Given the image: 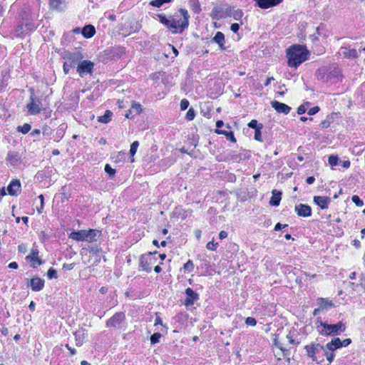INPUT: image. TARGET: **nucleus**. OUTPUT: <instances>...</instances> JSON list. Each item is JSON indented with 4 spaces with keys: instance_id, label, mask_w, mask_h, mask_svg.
I'll return each instance as SVG.
<instances>
[{
    "instance_id": "nucleus-57",
    "label": "nucleus",
    "mask_w": 365,
    "mask_h": 365,
    "mask_svg": "<svg viewBox=\"0 0 365 365\" xmlns=\"http://www.w3.org/2000/svg\"><path fill=\"white\" fill-rule=\"evenodd\" d=\"M320 110V108L317 106H314L312 108H311L310 109H309L308 110V114L309 115H315L316 113H317Z\"/></svg>"
},
{
    "instance_id": "nucleus-12",
    "label": "nucleus",
    "mask_w": 365,
    "mask_h": 365,
    "mask_svg": "<svg viewBox=\"0 0 365 365\" xmlns=\"http://www.w3.org/2000/svg\"><path fill=\"white\" fill-rule=\"evenodd\" d=\"M294 210L299 217H309L312 215V208L309 205L300 203L295 205Z\"/></svg>"
},
{
    "instance_id": "nucleus-5",
    "label": "nucleus",
    "mask_w": 365,
    "mask_h": 365,
    "mask_svg": "<svg viewBox=\"0 0 365 365\" xmlns=\"http://www.w3.org/2000/svg\"><path fill=\"white\" fill-rule=\"evenodd\" d=\"M346 329V326L342 322H339L335 324H330L327 323L324 329H319L321 335L324 336H335L341 332H344Z\"/></svg>"
},
{
    "instance_id": "nucleus-15",
    "label": "nucleus",
    "mask_w": 365,
    "mask_h": 365,
    "mask_svg": "<svg viewBox=\"0 0 365 365\" xmlns=\"http://www.w3.org/2000/svg\"><path fill=\"white\" fill-rule=\"evenodd\" d=\"M271 106L277 112L282 113L285 115L288 114L291 110V107L277 101H272Z\"/></svg>"
},
{
    "instance_id": "nucleus-20",
    "label": "nucleus",
    "mask_w": 365,
    "mask_h": 365,
    "mask_svg": "<svg viewBox=\"0 0 365 365\" xmlns=\"http://www.w3.org/2000/svg\"><path fill=\"white\" fill-rule=\"evenodd\" d=\"M314 202L322 209H326L329 206L330 198L324 196H314Z\"/></svg>"
},
{
    "instance_id": "nucleus-39",
    "label": "nucleus",
    "mask_w": 365,
    "mask_h": 365,
    "mask_svg": "<svg viewBox=\"0 0 365 365\" xmlns=\"http://www.w3.org/2000/svg\"><path fill=\"white\" fill-rule=\"evenodd\" d=\"M185 272H191L194 269V264L192 260L189 259L183 266Z\"/></svg>"
},
{
    "instance_id": "nucleus-49",
    "label": "nucleus",
    "mask_w": 365,
    "mask_h": 365,
    "mask_svg": "<svg viewBox=\"0 0 365 365\" xmlns=\"http://www.w3.org/2000/svg\"><path fill=\"white\" fill-rule=\"evenodd\" d=\"M351 200L352 202H354L356 205L359 207H361L364 205L362 200H361L360 197L356 195H353Z\"/></svg>"
},
{
    "instance_id": "nucleus-42",
    "label": "nucleus",
    "mask_w": 365,
    "mask_h": 365,
    "mask_svg": "<svg viewBox=\"0 0 365 365\" xmlns=\"http://www.w3.org/2000/svg\"><path fill=\"white\" fill-rule=\"evenodd\" d=\"M161 337V334L158 332L154 333L150 336V344H155L159 342L160 338Z\"/></svg>"
},
{
    "instance_id": "nucleus-13",
    "label": "nucleus",
    "mask_w": 365,
    "mask_h": 365,
    "mask_svg": "<svg viewBox=\"0 0 365 365\" xmlns=\"http://www.w3.org/2000/svg\"><path fill=\"white\" fill-rule=\"evenodd\" d=\"M262 9H267L280 4L284 0H253Z\"/></svg>"
},
{
    "instance_id": "nucleus-30",
    "label": "nucleus",
    "mask_w": 365,
    "mask_h": 365,
    "mask_svg": "<svg viewBox=\"0 0 365 365\" xmlns=\"http://www.w3.org/2000/svg\"><path fill=\"white\" fill-rule=\"evenodd\" d=\"M189 5L195 14H200L201 12L202 9L198 0H190Z\"/></svg>"
},
{
    "instance_id": "nucleus-60",
    "label": "nucleus",
    "mask_w": 365,
    "mask_h": 365,
    "mask_svg": "<svg viewBox=\"0 0 365 365\" xmlns=\"http://www.w3.org/2000/svg\"><path fill=\"white\" fill-rule=\"evenodd\" d=\"M230 29L234 33H237L240 29V25L237 23H233L230 26Z\"/></svg>"
},
{
    "instance_id": "nucleus-34",
    "label": "nucleus",
    "mask_w": 365,
    "mask_h": 365,
    "mask_svg": "<svg viewBox=\"0 0 365 365\" xmlns=\"http://www.w3.org/2000/svg\"><path fill=\"white\" fill-rule=\"evenodd\" d=\"M173 0H151L150 5L156 8H160L163 4L170 3Z\"/></svg>"
},
{
    "instance_id": "nucleus-19",
    "label": "nucleus",
    "mask_w": 365,
    "mask_h": 365,
    "mask_svg": "<svg viewBox=\"0 0 365 365\" xmlns=\"http://www.w3.org/2000/svg\"><path fill=\"white\" fill-rule=\"evenodd\" d=\"M317 305L322 312L324 310H329V309L334 307V304L332 301L328 300L325 298H318Z\"/></svg>"
},
{
    "instance_id": "nucleus-54",
    "label": "nucleus",
    "mask_w": 365,
    "mask_h": 365,
    "mask_svg": "<svg viewBox=\"0 0 365 365\" xmlns=\"http://www.w3.org/2000/svg\"><path fill=\"white\" fill-rule=\"evenodd\" d=\"M245 324L254 327L257 324V320L254 317H248L245 319Z\"/></svg>"
},
{
    "instance_id": "nucleus-41",
    "label": "nucleus",
    "mask_w": 365,
    "mask_h": 365,
    "mask_svg": "<svg viewBox=\"0 0 365 365\" xmlns=\"http://www.w3.org/2000/svg\"><path fill=\"white\" fill-rule=\"evenodd\" d=\"M195 117V112L192 108H190L185 115V118L187 120L190 121L192 120Z\"/></svg>"
},
{
    "instance_id": "nucleus-56",
    "label": "nucleus",
    "mask_w": 365,
    "mask_h": 365,
    "mask_svg": "<svg viewBox=\"0 0 365 365\" xmlns=\"http://www.w3.org/2000/svg\"><path fill=\"white\" fill-rule=\"evenodd\" d=\"M359 277L360 283L357 284L356 287H361L363 289H365V274H361Z\"/></svg>"
},
{
    "instance_id": "nucleus-40",
    "label": "nucleus",
    "mask_w": 365,
    "mask_h": 365,
    "mask_svg": "<svg viewBox=\"0 0 365 365\" xmlns=\"http://www.w3.org/2000/svg\"><path fill=\"white\" fill-rule=\"evenodd\" d=\"M325 352V356L327 358V360L331 363L334 360V358L335 356V354H334V351H329L328 349H322Z\"/></svg>"
},
{
    "instance_id": "nucleus-21",
    "label": "nucleus",
    "mask_w": 365,
    "mask_h": 365,
    "mask_svg": "<svg viewBox=\"0 0 365 365\" xmlns=\"http://www.w3.org/2000/svg\"><path fill=\"white\" fill-rule=\"evenodd\" d=\"M21 157L17 152L10 151L6 156V160L11 166H16L20 161Z\"/></svg>"
},
{
    "instance_id": "nucleus-11",
    "label": "nucleus",
    "mask_w": 365,
    "mask_h": 365,
    "mask_svg": "<svg viewBox=\"0 0 365 365\" xmlns=\"http://www.w3.org/2000/svg\"><path fill=\"white\" fill-rule=\"evenodd\" d=\"M186 298L184 302V304L187 307L192 306L195 302L198 300L199 295L197 293L194 292L191 288L188 287L185 289Z\"/></svg>"
},
{
    "instance_id": "nucleus-25",
    "label": "nucleus",
    "mask_w": 365,
    "mask_h": 365,
    "mask_svg": "<svg viewBox=\"0 0 365 365\" xmlns=\"http://www.w3.org/2000/svg\"><path fill=\"white\" fill-rule=\"evenodd\" d=\"M341 49H344L343 55L345 58H358L359 53L356 48H348L346 47H341Z\"/></svg>"
},
{
    "instance_id": "nucleus-52",
    "label": "nucleus",
    "mask_w": 365,
    "mask_h": 365,
    "mask_svg": "<svg viewBox=\"0 0 365 365\" xmlns=\"http://www.w3.org/2000/svg\"><path fill=\"white\" fill-rule=\"evenodd\" d=\"M38 250L32 249L31 254L26 257V259L28 261H32V259H34V257H36V256H38Z\"/></svg>"
},
{
    "instance_id": "nucleus-63",
    "label": "nucleus",
    "mask_w": 365,
    "mask_h": 365,
    "mask_svg": "<svg viewBox=\"0 0 365 365\" xmlns=\"http://www.w3.org/2000/svg\"><path fill=\"white\" fill-rule=\"evenodd\" d=\"M351 343V339H349V338L345 339L341 341V347H346V346H349Z\"/></svg>"
},
{
    "instance_id": "nucleus-64",
    "label": "nucleus",
    "mask_w": 365,
    "mask_h": 365,
    "mask_svg": "<svg viewBox=\"0 0 365 365\" xmlns=\"http://www.w3.org/2000/svg\"><path fill=\"white\" fill-rule=\"evenodd\" d=\"M227 237V233L225 230H222L219 234V238L223 240Z\"/></svg>"
},
{
    "instance_id": "nucleus-62",
    "label": "nucleus",
    "mask_w": 365,
    "mask_h": 365,
    "mask_svg": "<svg viewBox=\"0 0 365 365\" xmlns=\"http://www.w3.org/2000/svg\"><path fill=\"white\" fill-rule=\"evenodd\" d=\"M330 123H331L330 120L327 118V120H324L322 121L320 125H321L322 128H327L330 126Z\"/></svg>"
},
{
    "instance_id": "nucleus-36",
    "label": "nucleus",
    "mask_w": 365,
    "mask_h": 365,
    "mask_svg": "<svg viewBox=\"0 0 365 365\" xmlns=\"http://www.w3.org/2000/svg\"><path fill=\"white\" fill-rule=\"evenodd\" d=\"M243 11L242 9H233V11H232V17H233V19L235 20H237V21H239L240 20L242 16H243Z\"/></svg>"
},
{
    "instance_id": "nucleus-37",
    "label": "nucleus",
    "mask_w": 365,
    "mask_h": 365,
    "mask_svg": "<svg viewBox=\"0 0 365 365\" xmlns=\"http://www.w3.org/2000/svg\"><path fill=\"white\" fill-rule=\"evenodd\" d=\"M138 146H139V142L138 140H135L132 143V144L130 145V154L131 156H134L135 155Z\"/></svg>"
},
{
    "instance_id": "nucleus-61",
    "label": "nucleus",
    "mask_w": 365,
    "mask_h": 365,
    "mask_svg": "<svg viewBox=\"0 0 365 365\" xmlns=\"http://www.w3.org/2000/svg\"><path fill=\"white\" fill-rule=\"evenodd\" d=\"M125 118H126L132 119V118H133L135 116V113L133 112V110L129 109V110L126 112V113H125Z\"/></svg>"
},
{
    "instance_id": "nucleus-59",
    "label": "nucleus",
    "mask_w": 365,
    "mask_h": 365,
    "mask_svg": "<svg viewBox=\"0 0 365 365\" xmlns=\"http://www.w3.org/2000/svg\"><path fill=\"white\" fill-rule=\"evenodd\" d=\"M73 68V66H69L68 64L63 63V71L66 75L68 74L70 72V69Z\"/></svg>"
},
{
    "instance_id": "nucleus-32",
    "label": "nucleus",
    "mask_w": 365,
    "mask_h": 365,
    "mask_svg": "<svg viewBox=\"0 0 365 365\" xmlns=\"http://www.w3.org/2000/svg\"><path fill=\"white\" fill-rule=\"evenodd\" d=\"M48 4L51 9L60 10L61 9L62 0H48Z\"/></svg>"
},
{
    "instance_id": "nucleus-24",
    "label": "nucleus",
    "mask_w": 365,
    "mask_h": 365,
    "mask_svg": "<svg viewBox=\"0 0 365 365\" xmlns=\"http://www.w3.org/2000/svg\"><path fill=\"white\" fill-rule=\"evenodd\" d=\"M82 35L86 38H92L96 34V29L91 25H86L82 29Z\"/></svg>"
},
{
    "instance_id": "nucleus-48",
    "label": "nucleus",
    "mask_w": 365,
    "mask_h": 365,
    "mask_svg": "<svg viewBox=\"0 0 365 365\" xmlns=\"http://www.w3.org/2000/svg\"><path fill=\"white\" fill-rule=\"evenodd\" d=\"M261 130H262V128H257L255 130L254 138H255V140H256L257 141H259V142H262L263 141V139H262V137Z\"/></svg>"
},
{
    "instance_id": "nucleus-45",
    "label": "nucleus",
    "mask_w": 365,
    "mask_h": 365,
    "mask_svg": "<svg viewBox=\"0 0 365 365\" xmlns=\"http://www.w3.org/2000/svg\"><path fill=\"white\" fill-rule=\"evenodd\" d=\"M105 172L108 174L110 177L114 176L116 171L115 169L112 168L109 164H106L104 168Z\"/></svg>"
},
{
    "instance_id": "nucleus-43",
    "label": "nucleus",
    "mask_w": 365,
    "mask_h": 365,
    "mask_svg": "<svg viewBox=\"0 0 365 365\" xmlns=\"http://www.w3.org/2000/svg\"><path fill=\"white\" fill-rule=\"evenodd\" d=\"M250 128L255 129V130L257 128H262L263 125L262 124H257V120L255 119H252L250 122H249L247 125Z\"/></svg>"
},
{
    "instance_id": "nucleus-17",
    "label": "nucleus",
    "mask_w": 365,
    "mask_h": 365,
    "mask_svg": "<svg viewBox=\"0 0 365 365\" xmlns=\"http://www.w3.org/2000/svg\"><path fill=\"white\" fill-rule=\"evenodd\" d=\"M282 192L279 190H277L276 189L272 190V197L269 200V205L272 206H278L280 204V201L282 200Z\"/></svg>"
},
{
    "instance_id": "nucleus-22",
    "label": "nucleus",
    "mask_w": 365,
    "mask_h": 365,
    "mask_svg": "<svg viewBox=\"0 0 365 365\" xmlns=\"http://www.w3.org/2000/svg\"><path fill=\"white\" fill-rule=\"evenodd\" d=\"M213 41L215 42L220 47V48L222 51L226 49V46L225 45V35L221 31H217L215 34V36L213 37Z\"/></svg>"
},
{
    "instance_id": "nucleus-14",
    "label": "nucleus",
    "mask_w": 365,
    "mask_h": 365,
    "mask_svg": "<svg viewBox=\"0 0 365 365\" xmlns=\"http://www.w3.org/2000/svg\"><path fill=\"white\" fill-rule=\"evenodd\" d=\"M307 355L312 359L313 361L317 360L315 354L320 350L325 349L324 346L319 344L308 345L305 346Z\"/></svg>"
},
{
    "instance_id": "nucleus-6",
    "label": "nucleus",
    "mask_w": 365,
    "mask_h": 365,
    "mask_svg": "<svg viewBox=\"0 0 365 365\" xmlns=\"http://www.w3.org/2000/svg\"><path fill=\"white\" fill-rule=\"evenodd\" d=\"M157 253L156 251L152 252H150L147 254L142 255L140 257V267L142 268L143 270L145 271L146 272H151V266L153 264L157 259L153 257V255H155Z\"/></svg>"
},
{
    "instance_id": "nucleus-8",
    "label": "nucleus",
    "mask_w": 365,
    "mask_h": 365,
    "mask_svg": "<svg viewBox=\"0 0 365 365\" xmlns=\"http://www.w3.org/2000/svg\"><path fill=\"white\" fill-rule=\"evenodd\" d=\"M62 58L65 61L64 63L74 68L76 65L78 66L83 57L81 52L66 51Z\"/></svg>"
},
{
    "instance_id": "nucleus-2",
    "label": "nucleus",
    "mask_w": 365,
    "mask_h": 365,
    "mask_svg": "<svg viewBox=\"0 0 365 365\" xmlns=\"http://www.w3.org/2000/svg\"><path fill=\"white\" fill-rule=\"evenodd\" d=\"M309 51L306 46L294 44L287 50V65L291 68H297L309 58Z\"/></svg>"
},
{
    "instance_id": "nucleus-16",
    "label": "nucleus",
    "mask_w": 365,
    "mask_h": 365,
    "mask_svg": "<svg viewBox=\"0 0 365 365\" xmlns=\"http://www.w3.org/2000/svg\"><path fill=\"white\" fill-rule=\"evenodd\" d=\"M44 280L39 277H34L30 280L29 286L34 292L41 291L44 287Z\"/></svg>"
},
{
    "instance_id": "nucleus-51",
    "label": "nucleus",
    "mask_w": 365,
    "mask_h": 365,
    "mask_svg": "<svg viewBox=\"0 0 365 365\" xmlns=\"http://www.w3.org/2000/svg\"><path fill=\"white\" fill-rule=\"evenodd\" d=\"M233 9L234 7L231 6H228L227 7L224 9L225 19L227 17H232Z\"/></svg>"
},
{
    "instance_id": "nucleus-9",
    "label": "nucleus",
    "mask_w": 365,
    "mask_h": 365,
    "mask_svg": "<svg viewBox=\"0 0 365 365\" xmlns=\"http://www.w3.org/2000/svg\"><path fill=\"white\" fill-rule=\"evenodd\" d=\"M125 315L123 312H116L106 322L107 327L119 329L121 323L125 320Z\"/></svg>"
},
{
    "instance_id": "nucleus-58",
    "label": "nucleus",
    "mask_w": 365,
    "mask_h": 365,
    "mask_svg": "<svg viewBox=\"0 0 365 365\" xmlns=\"http://www.w3.org/2000/svg\"><path fill=\"white\" fill-rule=\"evenodd\" d=\"M307 111V108L304 105H301L298 107L297 113L299 115H302Z\"/></svg>"
},
{
    "instance_id": "nucleus-31",
    "label": "nucleus",
    "mask_w": 365,
    "mask_h": 365,
    "mask_svg": "<svg viewBox=\"0 0 365 365\" xmlns=\"http://www.w3.org/2000/svg\"><path fill=\"white\" fill-rule=\"evenodd\" d=\"M173 216L177 218L181 217V219H185L187 217V211L182 207H177L173 211Z\"/></svg>"
},
{
    "instance_id": "nucleus-35",
    "label": "nucleus",
    "mask_w": 365,
    "mask_h": 365,
    "mask_svg": "<svg viewBox=\"0 0 365 365\" xmlns=\"http://www.w3.org/2000/svg\"><path fill=\"white\" fill-rule=\"evenodd\" d=\"M31 126L29 123H24L23 125H19L16 130L23 133L26 134L31 130Z\"/></svg>"
},
{
    "instance_id": "nucleus-33",
    "label": "nucleus",
    "mask_w": 365,
    "mask_h": 365,
    "mask_svg": "<svg viewBox=\"0 0 365 365\" xmlns=\"http://www.w3.org/2000/svg\"><path fill=\"white\" fill-rule=\"evenodd\" d=\"M130 109L133 110L135 115H138L143 112L142 106L135 101L133 102Z\"/></svg>"
},
{
    "instance_id": "nucleus-18",
    "label": "nucleus",
    "mask_w": 365,
    "mask_h": 365,
    "mask_svg": "<svg viewBox=\"0 0 365 365\" xmlns=\"http://www.w3.org/2000/svg\"><path fill=\"white\" fill-rule=\"evenodd\" d=\"M225 12L224 8L221 6H215L213 7L210 16L212 19L220 20L222 19H225Z\"/></svg>"
},
{
    "instance_id": "nucleus-28",
    "label": "nucleus",
    "mask_w": 365,
    "mask_h": 365,
    "mask_svg": "<svg viewBox=\"0 0 365 365\" xmlns=\"http://www.w3.org/2000/svg\"><path fill=\"white\" fill-rule=\"evenodd\" d=\"M9 79V75L7 72H1V76L0 77V93H4L7 86H8V81Z\"/></svg>"
},
{
    "instance_id": "nucleus-4",
    "label": "nucleus",
    "mask_w": 365,
    "mask_h": 365,
    "mask_svg": "<svg viewBox=\"0 0 365 365\" xmlns=\"http://www.w3.org/2000/svg\"><path fill=\"white\" fill-rule=\"evenodd\" d=\"M101 235L100 230H78L72 232L69 237L77 241L93 242Z\"/></svg>"
},
{
    "instance_id": "nucleus-53",
    "label": "nucleus",
    "mask_w": 365,
    "mask_h": 365,
    "mask_svg": "<svg viewBox=\"0 0 365 365\" xmlns=\"http://www.w3.org/2000/svg\"><path fill=\"white\" fill-rule=\"evenodd\" d=\"M189 105H190V103L187 99H186V98L182 99L180 101V110H186L188 108Z\"/></svg>"
},
{
    "instance_id": "nucleus-23",
    "label": "nucleus",
    "mask_w": 365,
    "mask_h": 365,
    "mask_svg": "<svg viewBox=\"0 0 365 365\" xmlns=\"http://www.w3.org/2000/svg\"><path fill=\"white\" fill-rule=\"evenodd\" d=\"M341 347V340L339 338H334L330 342L327 343L324 348L329 351H335Z\"/></svg>"
},
{
    "instance_id": "nucleus-1",
    "label": "nucleus",
    "mask_w": 365,
    "mask_h": 365,
    "mask_svg": "<svg viewBox=\"0 0 365 365\" xmlns=\"http://www.w3.org/2000/svg\"><path fill=\"white\" fill-rule=\"evenodd\" d=\"M159 21L165 26L173 34H181L189 26L190 15L185 9H180L178 13L167 18L163 14L158 15Z\"/></svg>"
},
{
    "instance_id": "nucleus-44",
    "label": "nucleus",
    "mask_w": 365,
    "mask_h": 365,
    "mask_svg": "<svg viewBox=\"0 0 365 365\" xmlns=\"http://www.w3.org/2000/svg\"><path fill=\"white\" fill-rule=\"evenodd\" d=\"M340 117V112H332L329 115H327V118L330 120V122H334L336 119H338Z\"/></svg>"
},
{
    "instance_id": "nucleus-29",
    "label": "nucleus",
    "mask_w": 365,
    "mask_h": 365,
    "mask_svg": "<svg viewBox=\"0 0 365 365\" xmlns=\"http://www.w3.org/2000/svg\"><path fill=\"white\" fill-rule=\"evenodd\" d=\"M113 113L106 110L103 115L98 117V121L101 123H108L112 120Z\"/></svg>"
},
{
    "instance_id": "nucleus-27",
    "label": "nucleus",
    "mask_w": 365,
    "mask_h": 365,
    "mask_svg": "<svg viewBox=\"0 0 365 365\" xmlns=\"http://www.w3.org/2000/svg\"><path fill=\"white\" fill-rule=\"evenodd\" d=\"M215 133L218 135H225L227 140H230L232 143H235L237 142V139L235 137L234 133L232 131H227L225 130L222 129H215Z\"/></svg>"
},
{
    "instance_id": "nucleus-7",
    "label": "nucleus",
    "mask_w": 365,
    "mask_h": 365,
    "mask_svg": "<svg viewBox=\"0 0 365 365\" xmlns=\"http://www.w3.org/2000/svg\"><path fill=\"white\" fill-rule=\"evenodd\" d=\"M94 69L93 62L88 60H81L76 67V71L81 77L92 75Z\"/></svg>"
},
{
    "instance_id": "nucleus-50",
    "label": "nucleus",
    "mask_w": 365,
    "mask_h": 365,
    "mask_svg": "<svg viewBox=\"0 0 365 365\" xmlns=\"http://www.w3.org/2000/svg\"><path fill=\"white\" fill-rule=\"evenodd\" d=\"M217 245H218V243L217 242H214V240H212V241L209 242L207 245H206V248L209 250H216L217 247Z\"/></svg>"
},
{
    "instance_id": "nucleus-46",
    "label": "nucleus",
    "mask_w": 365,
    "mask_h": 365,
    "mask_svg": "<svg viewBox=\"0 0 365 365\" xmlns=\"http://www.w3.org/2000/svg\"><path fill=\"white\" fill-rule=\"evenodd\" d=\"M47 277L49 279H56L58 277L56 270L52 267L49 268L47 272Z\"/></svg>"
},
{
    "instance_id": "nucleus-10",
    "label": "nucleus",
    "mask_w": 365,
    "mask_h": 365,
    "mask_svg": "<svg viewBox=\"0 0 365 365\" xmlns=\"http://www.w3.org/2000/svg\"><path fill=\"white\" fill-rule=\"evenodd\" d=\"M21 182L18 179H13L7 187L8 194L11 196H17L21 192Z\"/></svg>"
},
{
    "instance_id": "nucleus-3",
    "label": "nucleus",
    "mask_w": 365,
    "mask_h": 365,
    "mask_svg": "<svg viewBox=\"0 0 365 365\" xmlns=\"http://www.w3.org/2000/svg\"><path fill=\"white\" fill-rule=\"evenodd\" d=\"M32 93H34V90H32ZM41 99L37 98L34 93H32L30 96L29 101L26 104V108L28 113L31 115H36L43 112L46 118H50L52 110L48 108H41Z\"/></svg>"
},
{
    "instance_id": "nucleus-47",
    "label": "nucleus",
    "mask_w": 365,
    "mask_h": 365,
    "mask_svg": "<svg viewBox=\"0 0 365 365\" xmlns=\"http://www.w3.org/2000/svg\"><path fill=\"white\" fill-rule=\"evenodd\" d=\"M339 158L337 155H330L328 158V162L330 165L335 166L338 164Z\"/></svg>"
},
{
    "instance_id": "nucleus-38",
    "label": "nucleus",
    "mask_w": 365,
    "mask_h": 365,
    "mask_svg": "<svg viewBox=\"0 0 365 365\" xmlns=\"http://www.w3.org/2000/svg\"><path fill=\"white\" fill-rule=\"evenodd\" d=\"M327 322H324L321 317H317L315 320V325L319 331V329H324L325 324H327Z\"/></svg>"
},
{
    "instance_id": "nucleus-26",
    "label": "nucleus",
    "mask_w": 365,
    "mask_h": 365,
    "mask_svg": "<svg viewBox=\"0 0 365 365\" xmlns=\"http://www.w3.org/2000/svg\"><path fill=\"white\" fill-rule=\"evenodd\" d=\"M85 334V330L82 329L74 332L76 346H81L83 344Z\"/></svg>"
},
{
    "instance_id": "nucleus-55",
    "label": "nucleus",
    "mask_w": 365,
    "mask_h": 365,
    "mask_svg": "<svg viewBox=\"0 0 365 365\" xmlns=\"http://www.w3.org/2000/svg\"><path fill=\"white\" fill-rule=\"evenodd\" d=\"M31 262H33L31 267L34 268H36L37 265H41L43 264V261L38 256H36V257H34V259Z\"/></svg>"
}]
</instances>
